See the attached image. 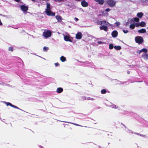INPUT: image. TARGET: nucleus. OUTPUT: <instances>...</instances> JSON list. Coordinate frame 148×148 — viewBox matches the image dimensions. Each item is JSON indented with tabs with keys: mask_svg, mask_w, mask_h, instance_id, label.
I'll return each mask as SVG.
<instances>
[{
	"mask_svg": "<svg viewBox=\"0 0 148 148\" xmlns=\"http://www.w3.org/2000/svg\"><path fill=\"white\" fill-rule=\"evenodd\" d=\"M97 24L99 25H105L101 26L99 27L100 29V30H103L105 31H107L108 30V27L112 26L111 24L106 21H99L97 23Z\"/></svg>",
	"mask_w": 148,
	"mask_h": 148,
	"instance_id": "obj_1",
	"label": "nucleus"
},
{
	"mask_svg": "<svg viewBox=\"0 0 148 148\" xmlns=\"http://www.w3.org/2000/svg\"><path fill=\"white\" fill-rule=\"evenodd\" d=\"M45 12L47 14L48 16H54L55 15V13L51 11L50 8V5L49 3H47V8Z\"/></svg>",
	"mask_w": 148,
	"mask_h": 148,
	"instance_id": "obj_2",
	"label": "nucleus"
},
{
	"mask_svg": "<svg viewBox=\"0 0 148 148\" xmlns=\"http://www.w3.org/2000/svg\"><path fill=\"white\" fill-rule=\"evenodd\" d=\"M51 35V31H45L43 33L42 35L45 38L50 37Z\"/></svg>",
	"mask_w": 148,
	"mask_h": 148,
	"instance_id": "obj_3",
	"label": "nucleus"
},
{
	"mask_svg": "<svg viewBox=\"0 0 148 148\" xmlns=\"http://www.w3.org/2000/svg\"><path fill=\"white\" fill-rule=\"evenodd\" d=\"M64 40L66 41L72 42L73 39L72 37L68 34L66 35H64Z\"/></svg>",
	"mask_w": 148,
	"mask_h": 148,
	"instance_id": "obj_4",
	"label": "nucleus"
},
{
	"mask_svg": "<svg viewBox=\"0 0 148 148\" xmlns=\"http://www.w3.org/2000/svg\"><path fill=\"white\" fill-rule=\"evenodd\" d=\"M136 42L139 44H140L143 42V38L141 36H137L135 38Z\"/></svg>",
	"mask_w": 148,
	"mask_h": 148,
	"instance_id": "obj_5",
	"label": "nucleus"
},
{
	"mask_svg": "<svg viewBox=\"0 0 148 148\" xmlns=\"http://www.w3.org/2000/svg\"><path fill=\"white\" fill-rule=\"evenodd\" d=\"M106 3L111 7H114L116 4V2L113 0H107Z\"/></svg>",
	"mask_w": 148,
	"mask_h": 148,
	"instance_id": "obj_6",
	"label": "nucleus"
},
{
	"mask_svg": "<svg viewBox=\"0 0 148 148\" xmlns=\"http://www.w3.org/2000/svg\"><path fill=\"white\" fill-rule=\"evenodd\" d=\"M21 9L24 13H25L27 12L28 10V7L24 5H22L21 6Z\"/></svg>",
	"mask_w": 148,
	"mask_h": 148,
	"instance_id": "obj_7",
	"label": "nucleus"
},
{
	"mask_svg": "<svg viewBox=\"0 0 148 148\" xmlns=\"http://www.w3.org/2000/svg\"><path fill=\"white\" fill-rule=\"evenodd\" d=\"M78 1H81V4L84 7H87L88 5V3L86 2L85 0H77Z\"/></svg>",
	"mask_w": 148,
	"mask_h": 148,
	"instance_id": "obj_8",
	"label": "nucleus"
},
{
	"mask_svg": "<svg viewBox=\"0 0 148 148\" xmlns=\"http://www.w3.org/2000/svg\"><path fill=\"white\" fill-rule=\"evenodd\" d=\"M82 34L81 32H78L76 35V38L78 39H80L81 38Z\"/></svg>",
	"mask_w": 148,
	"mask_h": 148,
	"instance_id": "obj_9",
	"label": "nucleus"
},
{
	"mask_svg": "<svg viewBox=\"0 0 148 148\" xmlns=\"http://www.w3.org/2000/svg\"><path fill=\"white\" fill-rule=\"evenodd\" d=\"M147 51V49L145 48H143L140 50L137 51V53L139 54L141 52H143L145 53H146Z\"/></svg>",
	"mask_w": 148,
	"mask_h": 148,
	"instance_id": "obj_10",
	"label": "nucleus"
},
{
	"mask_svg": "<svg viewBox=\"0 0 148 148\" xmlns=\"http://www.w3.org/2000/svg\"><path fill=\"white\" fill-rule=\"evenodd\" d=\"M117 35L118 32L116 31H114L112 33V35L113 37H116Z\"/></svg>",
	"mask_w": 148,
	"mask_h": 148,
	"instance_id": "obj_11",
	"label": "nucleus"
},
{
	"mask_svg": "<svg viewBox=\"0 0 148 148\" xmlns=\"http://www.w3.org/2000/svg\"><path fill=\"white\" fill-rule=\"evenodd\" d=\"M142 57L145 60H147L148 59V54L146 53H143L142 56Z\"/></svg>",
	"mask_w": 148,
	"mask_h": 148,
	"instance_id": "obj_12",
	"label": "nucleus"
},
{
	"mask_svg": "<svg viewBox=\"0 0 148 148\" xmlns=\"http://www.w3.org/2000/svg\"><path fill=\"white\" fill-rule=\"evenodd\" d=\"M63 90V89L61 88H57L56 90V92L59 93H61L62 92Z\"/></svg>",
	"mask_w": 148,
	"mask_h": 148,
	"instance_id": "obj_13",
	"label": "nucleus"
},
{
	"mask_svg": "<svg viewBox=\"0 0 148 148\" xmlns=\"http://www.w3.org/2000/svg\"><path fill=\"white\" fill-rule=\"evenodd\" d=\"M97 2H98L101 5H102L104 2V0H95Z\"/></svg>",
	"mask_w": 148,
	"mask_h": 148,
	"instance_id": "obj_14",
	"label": "nucleus"
},
{
	"mask_svg": "<svg viewBox=\"0 0 148 148\" xmlns=\"http://www.w3.org/2000/svg\"><path fill=\"white\" fill-rule=\"evenodd\" d=\"M138 32L140 33H145L146 32V30L144 29H142L138 30Z\"/></svg>",
	"mask_w": 148,
	"mask_h": 148,
	"instance_id": "obj_15",
	"label": "nucleus"
},
{
	"mask_svg": "<svg viewBox=\"0 0 148 148\" xmlns=\"http://www.w3.org/2000/svg\"><path fill=\"white\" fill-rule=\"evenodd\" d=\"M56 18L59 22H60L62 21V18L60 16H56Z\"/></svg>",
	"mask_w": 148,
	"mask_h": 148,
	"instance_id": "obj_16",
	"label": "nucleus"
},
{
	"mask_svg": "<svg viewBox=\"0 0 148 148\" xmlns=\"http://www.w3.org/2000/svg\"><path fill=\"white\" fill-rule=\"evenodd\" d=\"M60 60L62 62H65L66 61V58L63 56H62L60 58Z\"/></svg>",
	"mask_w": 148,
	"mask_h": 148,
	"instance_id": "obj_17",
	"label": "nucleus"
},
{
	"mask_svg": "<svg viewBox=\"0 0 148 148\" xmlns=\"http://www.w3.org/2000/svg\"><path fill=\"white\" fill-rule=\"evenodd\" d=\"M143 16V14L142 12H140L137 13V16L139 18L142 17Z\"/></svg>",
	"mask_w": 148,
	"mask_h": 148,
	"instance_id": "obj_18",
	"label": "nucleus"
},
{
	"mask_svg": "<svg viewBox=\"0 0 148 148\" xmlns=\"http://www.w3.org/2000/svg\"><path fill=\"white\" fill-rule=\"evenodd\" d=\"M140 26L141 27H144L145 26L146 23L142 21L141 22H140Z\"/></svg>",
	"mask_w": 148,
	"mask_h": 148,
	"instance_id": "obj_19",
	"label": "nucleus"
},
{
	"mask_svg": "<svg viewBox=\"0 0 148 148\" xmlns=\"http://www.w3.org/2000/svg\"><path fill=\"white\" fill-rule=\"evenodd\" d=\"M135 26V24H132L130 25V28L133 29L134 28Z\"/></svg>",
	"mask_w": 148,
	"mask_h": 148,
	"instance_id": "obj_20",
	"label": "nucleus"
},
{
	"mask_svg": "<svg viewBox=\"0 0 148 148\" xmlns=\"http://www.w3.org/2000/svg\"><path fill=\"white\" fill-rule=\"evenodd\" d=\"M114 48L116 50H120L121 49V47L120 46H115L114 47Z\"/></svg>",
	"mask_w": 148,
	"mask_h": 148,
	"instance_id": "obj_21",
	"label": "nucleus"
},
{
	"mask_svg": "<svg viewBox=\"0 0 148 148\" xmlns=\"http://www.w3.org/2000/svg\"><path fill=\"white\" fill-rule=\"evenodd\" d=\"M111 107L117 109L118 108V107L114 104H112L111 106Z\"/></svg>",
	"mask_w": 148,
	"mask_h": 148,
	"instance_id": "obj_22",
	"label": "nucleus"
},
{
	"mask_svg": "<svg viewBox=\"0 0 148 148\" xmlns=\"http://www.w3.org/2000/svg\"><path fill=\"white\" fill-rule=\"evenodd\" d=\"M114 47L113 45V44H110L109 45V48L110 49H112Z\"/></svg>",
	"mask_w": 148,
	"mask_h": 148,
	"instance_id": "obj_23",
	"label": "nucleus"
},
{
	"mask_svg": "<svg viewBox=\"0 0 148 148\" xmlns=\"http://www.w3.org/2000/svg\"><path fill=\"white\" fill-rule=\"evenodd\" d=\"M49 49L48 47H45L43 48L44 51H47Z\"/></svg>",
	"mask_w": 148,
	"mask_h": 148,
	"instance_id": "obj_24",
	"label": "nucleus"
},
{
	"mask_svg": "<svg viewBox=\"0 0 148 148\" xmlns=\"http://www.w3.org/2000/svg\"><path fill=\"white\" fill-rule=\"evenodd\" d=\"M134 21L136 22H138L139 21V19L138 18H134Z\"/></svg>",
	"mask_w": 148,
	"mask_h": 148,
	"instance_id": "obj_25",
	"label": "nucleus"
},
{
	"mask_svg": "<svg viewBox=\"0 0 148 148\" xmlns=\"http://www.w3.org/2000/svg\"><path fill=\"white\" fill-rule=\"evenodd\" d=\"M10 104V106H11L15 108H16L18 109H19L16 106H15L14 105H13L11 103H9Z\"/></svg>",
	"mask_w": 148,
	"mask_h": 148,
	"instance_id": "obj_26",
	"label": "nucleus"
},
{
	"mask_svg": "<svg viewBox=\"0 0 148 148\" xmlns=\"http://www.w3.org/2000/svg\"><path fill=\"white\" fill-rule=\"evenodd\" d=\"M101 92L102 94H104L106 92V90L105 89H103L101 90Z\"/></svg>",
	"mask_w": 148,
	"mask_h": 148,
	"instance_id": "obj_27",
	"label": "nucleus"
},
{
	"mask_svg": "<svg viewBox=\"0 0 148 148\" xmlns=\"http://www.w3.org/2000/svg\"><path fill=\"white\" fill-rule=\"evenodd\" d=\"M13 48L12 47H9L8 50L9 51H13Z\"/></svg>",
	"mask_w": 148,
	"mask_h": 148,
	"instance_id": "obj_28",
	"label": "nucleus"
},
{
	"mask_svg": "<svg viewBox=\"0 0 148 148\" xmlns=\"http://www.w3.org/2000/svg\"><path fill=\"white\" fill-rule=\"evenodd\" d=\"M140 23H135V25L136 27L140 26Z\"/></svg>",
	"mask_w": 148,
	"mask_h": 148,
	"instance_id": "obj_29",
	"label": "nucleus"
},
{
	"mask_svg": "<svg viewBox=\"0 0 148 148\" xmlns=\"http://www.w3.org/2000/svg\"><path fill=\"white\" fill-rule=\"evenodd\" d=\"M123 31L125 34H127L128 32V30H127L123 29Z\"/></svg>",
	"mask_w": 148,
	"mask_h": 148,
	"instance_id": "obj_30",
	"label": "nucleus"
},
{
	"mask_svg": "<svg viewBox=\"0 0 148 148\" xmlns=\"http://www.w3.org/2000/svg\"><path fill=\"white\" fill-rule=\"evenodd\" d=\"M115 24L116 25L118 26L120 25V22H117L115 23Z\"/></svg>",
	"mask_w": 148,
	"mask_h": 148,
	"instance_id": "obj_31",
	"label": "nucleus"
},
{
	"mask_svg": "<svg viewBox=\"0 0 148 148\" xmlns=\"http://www.w3.org/2000/svg\"><path fill=\"white\" fill-rule=\"evenodd\" d=\"M54 64L56 66H57L59 65V64L58 63H55Z\"/></svg>",
	"mask_w": 148,
	"mask_h": 148,
	"instance_id": "obj_32",
	"label": "nucleus"
},
{
	"mask_svg": "<svg viewBox=\"0 0 148 148\" xmlns=\"http://www.w3.org/2000/svg\"><path fill=\"white\" fill-rule=\"evenodd\" d=\"M110 10V8H107L105 10V11L107 12H109Z\"/></svg>",
	"mask_w": 148,
	"mask_h": 148,
	"instance_id": "obj_33",
	"label": "nucleus"
},
{
	"mask_svg": "<svg viewBox=\"0 0 148 148\" xmlns=\"http://www.w3.org/2000/svg\"><path fill=\"white\" fill-rule=\"evenodd\" d=\"M141 1H142L143 2H148V0H141Z\"/></svg>",
	"mask_w": 148,
	"mask_h": 148,
	"instance_id": "obj_34",
	"label": "nucleus"
},
{
	"mask_svg": "<svg viewBox=\"0 0 148 148\" xmlns=\"http://www.w3.org/2000/svg\"><path fill=\"white\" fill-rule=\"evenodd\" d=\"M74 20L76 21H77L79 20V19L76 17L75 18Z\"/></svg>",
	"mask_w": 148,
	"mask_h": 148,
	"instance_id": "obj_35",
	"label": "nucleus"
},
{
	"mask_svg": "<svg viewBox=\"0 0 148 148\" xmlns=\"http://www.w3.org/2000/svg\"><path fill=\"white\" fill-rule=\"evenodd\" d=\"M9 103H6V104L7 106L10 105V104H9Z\"/></svg>",
	"mask_w": 148,
	"mask_h": 148,
	"instance_id": "obj_36",
	"label": "nucleus"
},
{
	"mask_svg": "<svg viewBox=\"0 0 148 148\" xmlns=\"http://www.w3.org/2000/svg\"><path fill=\"white\" fill-rule=\"evenodd\" d=\"M108 13H106V14L104 15V16H107L108 15Z\"/></svg>",
	"mask_w": 148,
	"mask_h": 148,
	"instance_id": "obj_37",
	"label": "nucleus"
},
{
	"mask_svg": "<svg viewBox=\"0 0 148 148\" xmlns=\"http://www.w3.org/2000/svg\"><path fill=\"white\" fill-rule=\"evenodd\" d=\"M68 123H69V122H68ZM72 123V124H74V125H76L79 126V125H77V124H76L73 123Z\"/></svg>",
	"mask_w": 148,
	"mask_h": 148,
	"instance_id": "obj_38",
	"label": "nucleus"
},
{
	"mask_svg": "<svg viewBox=\"0 0 148 148\" xmlns=\"http://www.w3.org/2000/svg\"><path fill=\"white\" fill-rule=\"evenodd\" d=\"M2 25V23L1 22V20L0 19V25Z\"/></svg>",
	"mask_w": 148,
	"mask_h": 148,
	"instance_id": "obj_39",
	"label": "nucleus"
},
{
	"mask_svg": "<svg viewBox=\"0 0 148 148\" xmlns=\"http://www.w3.org/2000/svg\"><path fill=\"white\" fill-rule=\"evenodd\" d=\"M14 0L17 2H19L20 1V0Z\"/></svg>",
	"mask_w": 148,
	"mask_h": 148,
	"instance_id": "obj_40",
	"label": "nucleus"
},
{
	"mask_svg": "<svg viewBox=\"0 0 148 148\" xmlns=\"http://www.w3.org/2000/svg\"><path fill=\"white\" fill-rule=\"evenodd\" d=\"M32 1H35V0H32Z\"/></svg>",
	"mask_w": 148,
	"mask_h": 148,
	"instance_id": "obj_41",
	"label": "nucleus"
},
{
	"mask_svg": "<svg viewBox=\"0 0 148 148\" xmlns=\"http://www.w3.org/2000/svg\"><path fill=\"white\" fill-rule=\"evenodd\" d=\"M93 99L92 98V100H93Z\"/></svg>",
	"mask_w": 148,
	"mask_h": 148,
	"instance_id": "obj_42",
	"label": "nucleus"
},
{
	"mask_svg": "<svg viewBox=\"0 0 148 148\" xmlns=\"http://www.w3.org/2000/svg\"><path fill=\"white\" fill-rule=\"evenodd\" d=\"M127 73H129V72H128Z\"/></svg>",
	"mask_w": 148,
	"mask_h": 148,
	"instance_id": "obj_43",
	"label": "nucleus"
},
{
	"mask_svg": "<svg viewBox=\"0 0 148 148\" xmlns=\"http://www.w3.org/2000/svg\"><path fill=\"white\" fill-rule=\"evenodd\" d=\"M147 28L148 29V27H147Z\"/></svg>",
	"mask_w": 148,
	"mask_h": 148,
	"instance_id": "obj_44",
	"label": "nucleus"
}]
</instances>
